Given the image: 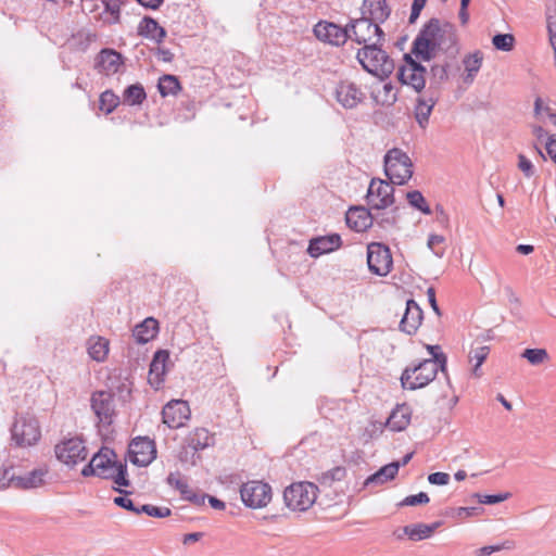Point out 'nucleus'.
<instances>
[{"label": "nucleus", "mask_w": 556, "mask_h": 556, "mask_svg": "<svg viewBox=\"0 0 556 556\" xmlns=\"http://www.w3.org/2000/svg\"><path fill=\"white\" fill-rule=\"evenodd\" d=\"M333 94L338 103L346 110L356 108L366 99V94L362 88L350 80H341L338 83Z\"/></svg>", "instance_id": "nucleus-15"}, {"label": "nucleus", "mask_w": 556, "mask_h": 556, "mask_svg": "<svg viewBox=\"0 0 556 556\" xmlns=\"http://www.w3.org/2000/svg\"><path fill=\"white\" fill-rule=\"evenodd\" d=\"M43 475L42 470H33L31 472L20 477L18 483L25 489L37 488L42 483Z\"/></svg>", "instance_id": "nucleus-44"}, {"label": "nucleus", "mask_w": 556, "mask_h": 556, "mask_svg": "<svg viewBox=\"0 0 556 556\" xmlns=\"http://www.w3.org/2000/svg\"><path fill=\"white\" fill-rule=\"evenodd\" d=\"M367 203L371 208L384 210L394 203V188L381 179H371L367 191Z\"/></svg>", "instance_id": "nucleus-11"}, {"label": "nucleus", "mask_w": 556, "mask_h": 556, "mask_svg": "<svg viewBox=\"0 0 556 556\" xmlns=\"http://www.w3.org/2000/svg\"><path fill=\"white\" fill-rule=\"evenodd\" d=\"M214 442L213 437L208 432V430L204 428H198L195 429L189 439L190 446L195 450H204L207 446L212 445Z\"/></svg>", "instance_id": "nucleus-36"}, {"label": "nucleus", "mask_w": 556, "mask_h": 556, "mask_svg": "<svg viewBox=\"0 0 556 556\" xmlns=\"http://www.w3.org/2000/svg\"><path fill=\"white\" fill-rule=\"evenodd\" d=\"M438 23H430L415 39L412 53L419 61H430L438 48L437 33Z\"/></svg>", "instance_id": "nucleus-10"}, {"label": "nucleus", "mask_w": 556, "mask_h": 556, "mask_svg": "<svg viewBox=\"0 0 556 556\" xmlns=\"http://www.w3.org/2000/svg\"><path fill=\"white\" fill-rule=\"evenodd\" d=\"M483 61V53L479 50L466 55L463 64L466 71V83H472L477 73L480 71Z\"/></svg>", "instance_id": "nucleus-33"}, {"label": "nucleus", "mask_w": 556, "mask_h": 556, "mask_svg": "<svg viewBox=\"0 0 556 556\" xmlns=\"http://www.w3.org/2000/svg\"><path fill=\"white\" fill-rule=\"evenodd\" d=\"M346 225L357 231L362 232L372 225V216L365 207H352L345 215Z\"/></svg>", "instance_id": "nucleus-24"}, {"label": "nucleus", "mask_w": 556, "mask_h": 556, "mask_svg": "<svg viewBox=\"0 0 556 556\" xmlns=\"http://www.w3.org/2000/svg\"><path fill=\"white\" fill-rule=\"evenodd\" d=\"M489 353L490 348L486 345L477 346L470 350L468 354V359L469 363L472 365L471 374L473 377L480 378L482 376L480 367L489 356Z\"/></svg>", "instance_id": "nucleus-34"}, {"label": "nucleus", "mask_w": 556, "mask_h": 556, "mask_svg": "<svg viewBox=\"0 0 556 556\" xmlns=\"http://www.w3.org/2000/svg\"><path fill=\"white\" fill-rule=\"evenodd\" d=\"M163 422L170 429H177L185 425L190 417V408L186 401L173 400L162 410Z\"/></svg>", "instance_id": "nucleus-17"}, {"label": "nucleus", "mask_w": 556, "mask_h": 556, "mask_svg": "<svg viewBox=\"0 0 556 556\" xmlns=\"http://www.w3.org/2000/svg\"><path fill=\"white\" fill-rule=\"evenodd\" d=\"M391 13V8L386 0H364L362 16L379 25L383 23Z\"/></svg>", "instance_id": "nucleus-22"}, {"label": "nucleus", "mask_w": 556, "mask_h": 556, "mask_svg": "<svg viewBox=\"0 0 556 556\" xmlns=\"http://www.w3.org/2000/svg\"><path fill=\"white\" fill-rule=\"evenodd\" d=\"M203 536V533L201 532H193V533H188L184 536L182 539V543L185 545H188V544H191V543H194V542H198L201 538Z\"/></svg>", "instance_id": "nucleus-59"}, {"label": "nucleus", "mask_w": 556, "mask_h": 556, "mask_svg": "<svg viewBox=\"0 0 556 556\" xmlns=\"http://www.w3.org/2000/svg\"><path fill=\"white\" fill-rule=\"evenodd\" d=\"M240 495L247 507L263 508L271 501V488L262 481H249L242 484Z\"/></svg>", "instance_id": "nucleus-7"}, {"label": "nucleus", "mask_w": 556, "mask_h": 556, "mask_svg": "<svg viewBox=\"0 0 556 556\" xmlns=\"http://www.w3.org/2000/svg\"><path fill=\"white\" fill-rule=\"evenodd\" d=\"M318 488L312 482H298L288 486L283 492L286 505L298 511H305L316 502Z\"/></svg>", "instance_id": "nucleus-5"}, {"label": "nucleus", "mask_w": 556, "mask_h": 556, "mask_svg": "<svg viewBox=\"0 0 556 556\" xmlns=\"http://www.w3.org/2000/svg\"><path fill=\"white\" fill-rule=\"evenodd\" d=\"M478 498L479 503L492 505L506 501L509 497V493L495 494V495H485V494H475Z\"/></svg>", "instance_id": "nucleus-47"}, {"label": "nucleus", "mask_w": 556, "mask_h": 556, "mask_svg": "<svg viewBox=\"0 0 556 556\" xmlns=\"http://www.w3.org/2000/svg\"><path fill=\"white\" fill-rule=\"evenodd\" d=\"M169 354L167 351H157L150 365L148 381L154 389H160L168 370Z\"/></svg>", "instance_id": "nucleus-19"}, {"label": "nucleus", "mask_w": 556, "mask_h": 556, "mask_svg": "<svg viewBox=\"0 0 556 556\" xmlns=\"http://www.w3.org/2000/svg\"><path fill=\"white\" fill-rule=\"evenodd\" d=\"M109 479H112L118 486H128L130 484L127 478V467L121 463L112 470V476H110Z\"/></svg>", "instance_id": "nucleus-45"}, {"label": "nucleus", "mask_w": 556, "mask_h": 556, "mask_svg": "<svg viewBox=\"0 0 556 556\" xmlns=\"http://www.w3.org/2000/svg\"><path fill=\"white\" fill-rule=\"evenodd\" d=\"M533 250H534V248L531 244H518L516 248V251L523 255H528V254L532 253Z\"/></svg>", "instance_id": "nucleus-63"}, {"label": "nucleus", "mask_w": 556, "mask_h": 556, "mask_svg": "<svg viewBox=\"0 0 556 556\" xmlns=\"http://www.w3.org/2000/svg\"><path fill=\"white\" fill-rule=\"evenodd\" d=\"M157 55L164 62H170L174 58V54L168 49H159Z\"/></svg>", "instance_id": "nucleus-62"}, {"label": "nucleus", "mask_w": 556, "mask_h": 556, "mask_svg": "<svg viewBox=\"0 0 556 556\" xmlns=\"http://www.w3.org/2000/svg\"><path fill=\"white\" fill-rule=\"evenodd\" d=\"M501 549V546L497 545H490V546H483L476 551L477 556H490L494 552H497Z\"/></svg>", "instance_id": "nucleus-56"}, {"label": "nucleus", "mask_w": 556, "mask_h": 556, "mask_svg": "<svg viewBox=\"0 0 556 556\" xmlns=\"http://www.w3.org/2000/svg\"><path fill=\"white\" fill-rule=\"evenodd\" d=\"M114 503L119 506V507H123L127 510H130L134 513L135 510V505L132 503V501L126 496H117L114 498Z\"/></svg>", "instance_id": "nucleus-54"}, {"label": "nucleus", "mask_w": 556, "mask_h": 556, "mask_svg": "<svg viewBox=\"0 0 556 556\" xmlns=\"http://www.w3.org/2000/svg\"><path fill=\"white\" fill-rule=\"evenodd\" d=\"M434 104L435 101L432 98L426 99L419 97L417 99V103L415 106V118L421 128H426V126L428 125L429 117L431 115Z\"/></svg>", "instance_id": "nucleus-32"}, {"label": "nucleus", "mask_w": 556, "mask_h": 556, "mask_svg": "<svg viewBox=\"0 0 556 556\" xmlns=\"http://www.w3.org/2000/svg\"><path fill=\"white\" fill-rule=\"evenodd\" d=\"M545 148L549 157L556 163V135L548 138Z\"/></svg>", "instance_id": "nucleus-55"}, {"label": "nucleus", "mask_w": 556, "mask_h": 556, "mask_svg": "<svg viewBox=\"0 0 556 556\" xmlns=\"http://www.w3.org/2000/svg\"><path fill=\"white\" fill-rule=\"evenodd\" d=\"M422 317L420 306L414 300H408L400 323V329L407 334H414L420 327Z\"/></svg>", "instance_id": "nucleus-21"}, {"label": "nucleus", "mask_w": 556, "mask_h": 556, "mask_svg": "<svg viewBox=\"0 0 556 556\" xmlns=\"http://www.w3.org/2000/svg\"><path fill=\"white\" fill-rule=\"evenodd\" d=\"M372 97L376 103L386 106L392 105L397 99L396 92L391 83H384L380 89L374 90Z\"/></svg>", "instance_id": "nucleus-35"}, {"label": "nucleus", "mask_w": 556, "mask_h": 556, "mask_svg": "<svg viewBox=\"0 0 556 556\" xmlns=\"http://www.w3.org/2000/svg\"><path fill=\"white\" fill-rule=\"evenodd\" d=\"M114 453L110 448H101L91 460L83 468L81 475L84 477L98 476L100 478L109 479L112 476V470H114L117 465L116 462L113 460Z\"/></svg>", "instance_id": "nucleus-12"}, {"label": "nucleus", "mask_w": 556, "mask_h": 556, "mask_svg": "<svg viewBox=\"0 0 556 556\" xmlns=\"http://www.w3.org/2000/svg\"><path fill=\"white\" fill-rule=\"evenodd\" d=\"M138 33L140 36L154 40L155 42L163 41L166 36L165 29L151 17H144L141 20L138 26Z\"/></svg>", "instance_id": "nucleus-27"}, {"label": "nucleus", "mask_w": 556, "mask_h": 556, "mask_svg": "<svg viewBox=\"0 0 556 556\" xmlns=\"http://www.w3.org/2000/svg\"><path fill=\"white\" fill-rule=\"evenodd\" d=\"M400 469V463L393 462L390 463L383 467H381L378 471L369 476L365 482V488H375L380 486L387 483L388 481H391L395 478Z\"/></svg>", "instance_id": "nucleus-26"}, {"label": "nucleus", "mask_w": 556, "mask_h": 556, "mask_svg": "<svg viewBox=\"0 0 556 556\" xmlns=\"http://www.w3.org/2000/svg\"><path fill=\"white\" fill-rule=\"evenodd\" d=\"M518 168L527 176L531 177L534 174V167L532 162L527 159L525 155L520 154L518 156Z\"/></svg>", "instance_id": "nucleus-50"}, {"label": "nucleus", "mask_w": 556, "mask_h": 556, "mask_svg": "<svg viewBox=\"0 0 556 556\" xmlns=\"http://www.w3.org/2000/svg\"><path fill=\"white\" fill-rule=\"evenodd\" d=\"M430 358L419 362L413 367L404 369L401 383L404 389L417 390L428 386L438 375L439 370L445 371L447 358L441 352L439 345H427Z\"/></svg>", "instance_id": "nucleus-1"}, {"label": "nucleus", "mask_w": 556, "mask_h": 556, "mask_svg": "<svg viewBox=\"0 0 556 556\" xmlns=\"http://www.w3.org/2000/svg\"><path fill=\"white\" fill-rule=\"evenodd\" d=\"M208 502L211 506L215 509L222 510L225 508V503L214 496H208Z\"/></svg>", "instance_id": "nucleus-64"}, {"label": "nucleus", "mask_w": 556, "mask_h": 556, "mask_svg": "<svg viewBox=\"0 0 556 556\" xmlns=\"http://www.w3.org/2000/svg\"><path fill=\"white\" fill-rule=\"evenodd\" d=\"M384 173L394 185H404L413 176L410 157L399 148H393L384 155Z\"/></svg>", "instance_id": "nucleus-3"}, {"label": "nucleus", "mask_w": 556, "mask_h": 556, "mask_svg": "<svg viewBox=\"0 0 556 556\" xmlns=\"http://www.w3.org/2000/svg\"><path fill=\"white\" fill-rule=\"evenodd\" d=\"M11 435L16 445L31 446L41 438L39 421L29 413L18 414L11 427Z\"/></svg>", "instance_id": "nucleus-4"}, {"label": "nucleus", "mask_w": 556, "mask_h": 556, "mask_svg": "<svg viewBox=\"0 0 556 556\" xmlns=\"http://www.w3.org/2000/svg\"><path fill=\"white\" fill-rule=\"evenodd\" d=\"M547 23V34H548V41L553 49V52H556V16L548 15L546 18Z\"/></svg>", "instance_id": "nucleus-49"}, {"label": "nucleus", "mask_w": 556, "mask_h": 556, "mask_svg": "<svg viewBox=\"0 0 556 556\" xmlns=\"http://www.w3.org/2000/svg\"><path fill=\"white\" fill-rule=\"evenodd\" d=\"M172 514L170 509L167 507H159L154 505H150L149 515L154 518H165Z\"/></svg>", "instance_id": "nucleus-52"}, {"label": "nucleus", "mask_w": 556, "mask_h": 556, "mask_svg": "<svg viewBox=\"0 0 556 556\" xmlns=\"http://www.w3.org/2000/svg\"><path fill=\"white\" fill-rule=\"evenodd\" d=\"M352 35V40L358 45H370L372 41H381L383 39V31L379 25L365 18H358L351 24L348 28Z\"/></svg>", "instance_id": "nucleus-13"}, {"label": "nucleus", "mask_w": 556, "mask_h": 556, "mask_svg": "<svg viewBox=\"0 0 556 556\" xmlns=\"http://www.w3.org/2000/svg\"><path fill=\"white\" fill-rule=\"evenodd\" d=\"M122 65L121 53L113 49L101 50L96 59V68L106 76L116 74Z\"/></svg>", "instance_id": "nucleus-20"}, {"label": "nucleus", "mask_w": 556, "mask_h": 556, "mask_svg": "<svg viewBox=\"0 0 556 556\" xmlns=\"http://www.w3.org/2000/svg\"><path fill=\"white\" fill-rule=\"evenodd\" d=\"M531 365L539 366L549 361V354L545 349H526L522 354Z\"/></svg>", "instance_id": "nucleus-40"}, {"label": "nucleus", "mask_w": 556, "mask_h": 556, "mask_svg": "<svg viewBox=\"0 0 556 556\" xmlns=\"http://www.w3.org/2000/svg\"><path fill=\"white\" fill-rule=\"evenodd\" d=\"M379 42L372 41V43L364 46L357 52V60L368 73L380 77L389 76L394 64L389 55L378 47Z\"/></svg>", "instance_id": "nucleus-2"}, {"label": "nucleus", "mask_w": 556, "mask_h": 556, "mask_svg": "<svg viewBox=\"0 0 556 556\" xmlns=\"http://www.w3.org/2000/svg\"><path fill=\"white\" fill-rule=\"evenodd\" d=\"M440 525V522H433L431 525L414 523L406 526L404 528V533L413 541H421L430 538Z\"/></svg>", "instance_id": "nucleus-31"}, {"label": "nucleus", "mask_w": 556, "mask_h": 556, "mask_svg": "<svg viewBox=\"0 0 556 556\" xmlns=\"http://www.w3.org/2000/svg\"><path fill=\"white\" fill-rule=\"evenodd\" d=\"M426 68L409 54L404 55V63L397 71V77L403 85L420 92L426 86Z\"/></svg>", "instance_id": "nucleus-9"}, {"label": "nucleus", "mask_w": 556, "mask_h": 556, "mask_svg": "<svg viewBox=\"0 0 556 556\" xmlns=\"http://www.w3.org/2000/svg\"><path fill=\"white\" fill-rule=\"evenodd\" d=\"M167 483L175 488L185 500L199 503V497L189 486L187 480L182 478L179 472H170L167 477Z\"/></svg>", "instance_id": "nucleus-30"}, {"label": "nucleus", "mask_w": 556, "mask_h": 556, "mask_svg": "<svg viewBox=\"0 0 556 556\" xmlns=\"http://www.w3.org/2000/svg\"><path fill=\"white\" fill-rule=\"evenodd\" d=\"M445 238L441 235H430L427 245L438 257H442L445 253Z\"/></svg>", "instance_id": "nucleus-46"}, {"label": "nucleus", "mask_w": 556, "mask_h": 556, "mask_svg": "<svg viewBox=\"0 0 556 556\" xmlns=\"http://www.w3.org/2000/svg\"><path fill=\"white\" fill-rule=\"evenodd\" d=\"M406 199L413 207L419 210L424 214H431V210L420 191L414 190L407 192Z\"/></svg>", "instance_id": "nucleus-42"}, {"label": "nucleus", "mask_w": 556, "mask_h": 556, "mask_svg": "<svg viewBox=\"0 0 556 556\" xmlns=\"http://www.w3.org/2000/svg\"><path fill=\"white\" fill-rule=\"evenodd\" d=\"M91 407L103 425H111L115 414L113 394L106 391H97L91 396Z\"/></svg>", "instance_id": "nucleus-18"}, {"label": "nucleus", "mask_w": 556, "mask_h": 556, "mask_svg": "<svg viewBox=\"0 0 556 556\" xmlns=\"http://www.w3.org/2000/svg\"><path fill=\"white\" fill-rule=\"evenodd\" d=\"M129 460L138 466L146 467L156 457V447L153 440L138 437L134 439L128 448Z\"/></svg>", "instance_id": "nucleus-14"}, {"label": "nucleus", "mask_w": 556, "mask_h": 556, "mask_svg": "<svg viewBox=\"0 0 556 556\" xmlns=\"http://www.w3.org/2000/svg\"><path fill=\"white\" fill-rule=\"evenodd\" d=\"M157 88L162 97L175 96L180 90V83L174 75H163L159 79Z\"/></svg>", "instance_id": "nucleus-37"}, {"label": "nucleus", "mask_w": 556, "mask_h": 556, "mask_svg": "<svg viewBox=\"0 0 556 556\" xmlns=\"http://www.w3.org/2000/svg\"><path fill=\"white\" fill-rule=\"evenodd\" d=\"M427 296H428L429 303H430L431 307L433 308V311L437 314H439V307H438L437 300H435V291L433 288H429L427 290Z\"/></svg>", "instance_id": "nucleus-60"}, {"label": "nucleus", "mask_w": 556, "mask_h": 556, "mask_svg": "<svg viewBox=\"0 0 556 556\" xmlns=\"http://www.w3.org/2000/svg\"><path fill=\"white\" fill-rule=\"evenodd\" d=\"M412 409L408 405H397L390 414L386 426L392 431H403L410 424Z\"/></svg>", "instance_id": "nucleus-25"}, {"label": "nucleus", "mask_w": 556, "mask_h": 556, "mask_svg": "<svg viewBox=\"0 0 556 556\" xmlns=\"http://www.w3.org/2000/svg\"><path fill=\"white\" fill-rule=\"evenodd\" d=\"M146 98V91L140 84L128 86L123 93L124 102L128 105H139Z\"/></svg>", "instance_id": "nucleus-38"}, {"label": "nucleus", "mask_w": 556, "mask_h": 556, "mask_svg": "<svg viewBox=\"0 0 556 556\" xmlns=\"http://www.w3.org/2000/svg\"><path fill=\"white\" fill-rule=\"evenodd\" d=\"M430 498L428 496L427 493L425 492H420L418 494H415V495H409V496H406L401 505L403 506H415V505H420V504H427L429 503Z\"/></svg>", "instance_id": "nucleus-48"}, {"label": "nucleus", "mask_w": 556, "mask_h": 556, "mask_svg": "<svg viewBox=\"0 0 556 556\" xmlns=\"http://www.w3.org/2000/svg\"><path fill=\"white\" fill-rule=\"evenodd\" d=\"M341 245V238L339 235H329L312 239L307 249L312 257H318L323 254L332 252Z\"/></svg>", "instance_id": "nucleus-23"}, {"label": "nucleus", "mask_w": 556, "mask_h": 556, "mask_svg": "<svg viewBox=\"0 0 556 556\" xmlns=\"http://www.w3.org/2000/svg\"><path fill=\"white\" fill-rule=\"evenodd\" d=\"M332 480H342L345 476V469L342 467H336L329 472Z\"/></svg>", "instance_id": "nucleus-61"}, {"label": "nucleus", "mask_w": 556, "mask_h": 556, "mask_svg": "<svg viewBox=\"0 0 556 556\" xmlns=\"http://www.w3.org/2000/svg\"><path fill=\"white\" fill-rule=\"evenodd\" d=\"M492 43L495 49L509 52L514 49L515 37L511 34H497L493 36Z\"/></svg>", "instance_id": "nucleus-43"}, {"label": "nucleus", "mask_w": 556, "mask_h": 556, "mask_svg": "<svg viewBox=\"0 0 556 556\" xmlns=\"http://www.w3.org/2000/svg\"><path fill=\"white\" fill-rule=\"evenodd\" d=\"M534 114L541 122H549L556 125V113L548 105L544 104L541 98H536L534 101Z\"/></svg>", "instance_id": "nucleus-39"}, {"label": "nucleus", "mask_w": 556, "mask_h": 556, "mask_svg": "<svg viewBox=\"0 0 556 556\" xmlns=\"http://www.w3.org/2000/svg\"><path fill=\"white\" fill-rule=\"evenodd\" d=\"M12 469L4 468L0 469V486H4L7 482L14 479V473L11 472Z\"/></svg>", "instance_id": "nucleus-57"}, {"label": "nucleus", "mask_w": 556, "mask_h": 556, "mask_svg": "<svg viewBox=\"0 0 556 556\" xmlns=\"http://www.w3.org/2000/svg\"><path fill=\"white\" fill-rule=\"evenodd\" d=\"M431 73L438 81H442L447 78V71L445 65H434L431 68Z\"/></svg>", "instance_id": "nucleus-53"}, {"label": "nucleus", "mask_w": 556, "mask_h": 556, "mask_svg": "<svg viewBox=\"0 0 556 556\" xmlns=\"http://www.w3.org/2000/svg\"><path fill=\"white\" fill-rule=\"evenodd\" d=\"M428 481L435 485H446L450 481V475L446 472H433L428 476Z\"/></svg>", "instance_id": "nucleus-51"}, {"label": "nucleus", "mask_w": 556, "mask_h": 556, "mask_svg": "<svg viewBox=\"0 0 556 556\" xmlns=\"http://www.w3.org/2000/svg\"><path fill=\"white\" fill-rule=\"evenodd\" d=\"M367 264L372 274L381 277L387 276L393 267L390 249L380 242L369 243L367 247Z\"/></svg>", "instance_id": "nucleus-8"}, {"label": "nucleus", "mask_w": 556, "mask_h": 556, "mask_svg": "<svg viewBox=\"0 0 556 556\" xmlns=\"http://www.w3.org/2000/svg\"><path fill=\"white\" fill-rule=\"evenodd\" d=\"M109 340L103 337L96 336L89 338L87 342V350L89 356L96 362L105 361L109 354Z\"/></svg>", "instance_id": "nucleus-29"}, {"label": "nucleus", "mask_w": 556, "mask_h": 556, "mask_svg": "<svg viewBox=\"0 0 556 556\" xmlns=\"http://www.w3.org/2000/svg\"><path fill=\"white\" fill-rule=\"evenodd\" d=\"M54 452L56 458L71 468L85 462L88 456L85 442L79 437H72L62 440L55 445Z\"/></svg>", "instance_id": "nucleus-6"}, {"label": "nucleus", "mask_w": 556, "mask_h": 556, "mask_svg": "<svg viewBox=\"0 0 556 556\" xmlns=\"http://www.w3.org/2000/svg\"><path fill=\"white\" fill-rule=\"evenodd\" d=\"M157 320L148 317L140 325H137L134 329V337L139 343H147L152 340L159 330Z\"/></svg>", "instance_id": "nucleus-28"}, {"label": "nucleus", "mask_w": 556, "mask_h": 556, "mask_svg": "<svg viewBox=\"0 0 556 556\" xmlns=\"http://www.w3.org/2000/svg\"><path fill=\"white\" fill-rule=\"evenodd\" d=\"M477 508L476 507H459L456 511V515L459 518H467L475 515Z\"/></svg>", "instance_id": "nucleus-58"}, {"label": "nucleus", "mask_w": 556, "mask_h": 556, "mask_svg": "<svg viewBox=\"0 0 556 556\" xmlns=\"http://www.w3.org/2000/svg\"><path fill=\"white\" fill-rule=\"evenodd\" d=\"M119 103V98L112 92L111 90H106L101 93L99 99V108L101 111L105 112L106 114L112 113L115 108Z\"/></svg>", "instance_id": "nucleus-41"}, {"label": "nucleus", "mask_w": 556, "mask_h": 556, "mask_svg": "<svg viewBox=\"0 0 556 556\" xmlns=\"http://www.w3.org/2000/svg\"><path fill=\"white\" fill-rule=\"evenodd\" d=\"M314 35L318 40L332 46L343 45L348 38H352L348 28L327 21H320L314 26Z\"/></svg>", "instance_id": "nucleus-16"}]
</instances>
